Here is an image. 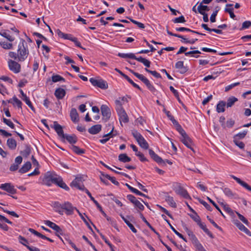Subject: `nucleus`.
Returning a JSON list of instances; mask_svg holds the SVG:
<instances>
[{
    "instance_id": "e433bc0d",
    "label": "nucleus",
    "mask_w": 251,
    "mask_h": 251,
    "mask_svg": "<svg viewBox=\"0 0 251 251\" xmlns=\"http://www.w3.org/2000/svg\"><path fill=\"white\" fill-rule=\"evenodd\" d=\"M21 154L25 157H27L31 153V148L28 145H26L25 149L21 151Z\"/></svg>"
},
{
    "instance_id": "603ef678",
    "label": "nucleus",
    "mask_w": 251,
    "mask_h": 251,
    "mask_svg": "<svg viewBox=\"0 0 251 251\" xmlns=\"http://www.w3.org/2000/svg\"><path fill=\"white\" fill-rule=\"evenodd\" d=\"M0 34L2 36L6 38L8 41H9L10 42H12L15 40L14 37L10 36L9 34H7L6 32H0Z\"/></svg>"
},
{
    "instance_id": "20e7f679",
    "label": "nucleus",
    "mask_w": 251,
    "mask_h": 251,
    "mask_svg": "<svg viewBox=\"0 0 251 251\" xmlns=\"http://www.w3.org/2000/svg\"><path fill=\"white\" fill-rule=\"evenodd\" d=\"M58 177L56 175L48 172L45 175L43 181L45 185L50 186L52 183L55 184Z\"/></svg>"
},
{
    "instance_id": "f704fd0d",
    "label": "nucleus",
    "mask_w": 251,
    "mask_h": 251,
    "mask_svg": "<svg viewBox=\"0 0 251 251\" xmlns=\"http://www.w3.org/2000/svg\"><path fill=\"white\" fill-rule=\"evenodd\" d=\"M165 201L169 203V204L172 207L176 208V204L175 201L174 200V199L172 197L170 196H167L165 198Z\"/></svg>"
},
{
    "instance_id": "4be33fe9",
    "label": "nucleus",
    "mask_w": 251,
    "mask_h": 251,
    "mask_svg": "<svg viewBox=\"0 0 251 251\" xmlns=\"http://www.w3.org/2000/svg\"><path fill=\"white\" fill-rule=\"evenodd\" d=\"M231 177L236 181V182L240 184L241 186L244 187L245 188L249 190V191L251 192V187L246 182H244V181L242 180L240 178L234 176H232Z\"/></svg>"
},
{
    "instance_id": "6e6d98bb",
    "label": "nucleus",
    "mask_w": 251,
    "mask_h": 251,
    "mask_svg": "<svg viewBox=\"0 0 251 251\" xmlns=\"http://www.w3.org/2000/svg\"><path fill=\"white\" fill-rule=\"evenodd\" d=\"M224 193L229 198H233L234 196V194L232 192V191L228 188H225L224 189Z\"/></svg>"
},
{
    "instance_id": "9d476101",
    "label": "nucleus",
    "mask_w": 251,
    "mask_h": 251,
    "mask_svg": "<svg viewBox=\"0 0 251 251\" xmlns=\"http://www.w3.org/2000/svg\"><path fill=\"white\" fill-rule=\"evenodd\" d=\"M44 222L47 226L54 230L56 232V233H59L60 235H63L64 234L63 230L55 223L49 220L45 221Z\"/></svg>"
},
{
    "instance_id": "473e14b6",
    "label": "nucleus",
    "mask_w": 251,
    "mask_h": 251,
    "mask_svg": "<svg viewBox=\"0 0 251 251\" xmlns=\"http://www.w3.org/2000/svg\"><path fill=\"white\" fill-rule=\"evenodd\" d=\"M237 101H238L237 98H236L233 96L230 97L227 99V102L226 103V107L227 108L231 107V106H232L234 105L235 102Z\"/></svg>"
},
{
    "instance_id": "393cba45",
    "label": "nucleus",
    "mask_w": 251,
    "mask_h": 251,
    "mask_svg": "<svg viewBox=\"0 0 251 251\" xmlns=\"http://www.w3.org/2000/svg\"><path fill=\"white\" fill-rule=\"evenodd\" d=\"M31 167V163L29 161H27L19 169V172L21 174L25 173L29 170Z\"/></svg>"
},
{
    "instance_id": "de8ad7c7",
    "label": "nucleus",
    "mask_w": 251,
    "mask_h": 251,
    "mask_svg": "<svg viewBox=\"0 0 251 251\" xmlns=\"http://www.w3.org/2000/svg\"><path fill=\"white\" fill-rule=\"evenodd\" d=\"M188 206H189V207L190 208V210L193 211V212H194L195 214H196V215L194 216V215H190V217L191 218L195 221L196 222L197 224H198L200 221H201V219H200V217L197 215V214L193 210V209H192L188 205Z\"/></svg>"
},
{
    "instance_id": "09e8293b",
    "label": "nucleus",
    "mask_w": 251,
    "mask_h": 251,
    "mask_svg": "<svg viewBox=\"0 0 251 251\" xmlns=\"http://www.w3.org/2000/svg\"><path fill=\"white\" fill-rule=\"evenodd\" d=\"M221 205L223 206L224 209L229 214L232 215L233 214V210L227 204H224L223 202L221 203Z\"/></svg>"
},
{
    "instance_id": "2eb2a0df",
    "label": "nucleus",
    "mask_w": 251,
    "mask_h": 251,
    "mask_svg": "<svg viewBox=\"0 0 251 251\" xmlns=\"http://www.w3.org/2000/svg\"><path fill=\"white\" fill-rule=\"evenodd\" d=\"M51 127L54 129L59 136L62 138L65 136L66 134L64 133L62 126L58 124L56 121L53 122V126H51Z\"/></svg>"
},
{
    "instance_id": "5701e85b",
    "label": "nucleus",
    "mask_w": 251,
    "mask_h": 251,
    "mask_svg": "<svg viewBox=\"0 0 251 251\" xmlns=\"http://www.w3.org/2000/svg\"><path fill=\"white\" fill-rule=\"evenodd\" d=\"M70 117L72 121L74 123H76L78 121V114L75 108H72L70 111Z\"/></svg>"
},
{
    "instance_id": "49530a36",
    "label": "nucleus",
    "mask_w": 251,
    "mask_h": 251,
    "mask_svg": "<svg viewBox=\"0 0 251 251\" xmlns=\"http://www.w3.org/2000/svg\"><path fill=\"white\" fill-rule=\"evenodd\" d=\"M145 71L151 74L153 76H154L155 77H156V78H161V76L160 75V74L158 73L156 71H151L150 70H149L147 68H145Z\"/></svg>"
},
{
    "instance_id": "680f3d73",
    "label": "nucleus",
    "mask_w": 251,
    "mask_h": 251,
    "mask_svg": "<svg viewBox=\"0 0 251 251\" xmlns=\"http://www.w3.org/2000/svg\"><path fill=\"white\" fill-rule=\"evenodd\" d=\"M225 12L228 13L229 14L230 17L232 19H234L235 17V15L233 13V8H226Z\"/></svg>"
},
{
    "instance_id": "4468645a",
    "label": "nucleus",
    "mask_w": 251,
    "mask_h": 251,
    "mask_svg": "<svg viewBox=\"0 0 251 251\" xmlns=\"http://www.w3.org/2000/svg\"><path fill=\"white\" fill-rule=\"evenodd\" d=\"M81 180V177H76L71 183V186H74L77 188L78 189L83 190L86 192V190H87L85 188V186L83 184L80 185L79 183V181Z\"/></svg>"
},
{
    "instance_id": "1a4fd4ad",
    "label": "nucleus",
    "mask_w": 251,
    "mask_h": 251,
    "mask_svg": "<svg viewBox=\"0 0 251 251\" xmlns=\"http://www.w3.org/2000/svg\"><path fill=\"white\" fill-rule=\"evenodd\" d=\"M9 69L15 73H18L20 72V65L15 61L9 60L8 62Z\"/></svg>"
},
{
    "instance_id": "39448f33",
    "label": "nucleus",
    "mask_w": 251,
    "mask_h": 251,
    "mask_svg": "<svg viewBox=\"0 0 251 251\" xmlns=\"http://www.w3.org/2000/svg\"><path fill=\"white\" fill-rule=\"evenodd\" d=\"M179 133L181 135L180 140L183 143V144H184L187 148L194 151L193 148V143L192 140L187 134L185 130H184L182 131V132H180Z\"/></svg>"
},
{
    "instance_id": "37998d69",
    "label": "nucleus",
    "mask_w": 251,
    "mask_h": 251,
    "mask_svg": "<svg viewBox=\"0 0 251 251\" xmlns=\"http://www.w3.org/2000/svg\"><path fill=\"white\" fill-rule=\"evenodd\" d=\"M126 18L128 19H129L132 23L137 25L139 28H141V29H144L145 27V26L143 24H142L140 22H139L138 21H136L131 19L130 17H127Z\"/></svg>"
},
{
    "instance_id": "4d7b16f0",
    "label": "nucleus",
    "mask_w": 251,
    "mask_h": 251,
    "mask_svg": "<svg viewBox=\"0 0 251 251\" xmlns=\"http://www.w3.org/2000/svg\"><path fill=\"white\" fill-rule=\"evenodd\" d=\"M185 230L187 232L188 236L190 237V239L192 241L197 238L195 234L193 233L192 231L190 230L187 227L185 228Z\"/></svg>"
},
{
    "instance_id": "13d9d810",
    "label": "nucleus",
    "mask_w": 251,
    "mask_h": 251,
    "mask_svg": "<svg viewBox=\"0 0 251 251\" xmlns=\"http://www.w3.org/2000/svg\"><path fill=\"white\" fill-rule=\"evenodd\" d=\"M251 26V22L250 21H246L242 24V26L240 30H243L249 28Z\"/></svg>"
},
{
    "instance_id": "0e129e2a",
    "label": "nucleus",
    "mask_w": 251,
    "mask_h": 251,
    "mask_svg": "<svg viewBox=\"0 0 251 251\" xmlns=\"http://www.w3.org/2000/svg\"><path fill=\"white\" fill-rule=\"evenodd\" d=\"M236 214H237L239 219L242 222H243L245 224H246V225L248 226L249 225L248 221L242 215H241V214H240L238 212H236Z\"/></svg>"
},
{
    "instance_id": "338daca9",
    "label": "nucleus",
    "mask_w": 251,
    "mask_h": 251,
    "mask_svg": "<svg viewBox=\"0 0 251 251\" xmlns=\"http://www.w3.org/2000/svg\"><path fill=\"white\" fill-rule=\"evenodd\" d=\"M23 100L25 102L26 104L31 108V109L32 111H35V109H34V107L33 106L31 101H30V100L28 97L24 98Z\"/></svg>"
},
{
    "instance_id": "412c9836",
    "label": "nucleus",
    "mask_w": 251,
    "mask_h": 251,
    "mask_svg": "<svg viewBox=\"0 0 251 251\" xmlns=\"http://www.w3.org/2000/svg\"><path fill=\"white\" fill-rule=\"evenodd\" d=\"M66 95L65 90L61 88L56 89L54 92V95L59 100L62 99Z\"/></svg>"
},
{
    "instance_id": "3c124183",
    "label": "nucleus",
    "mask_w": 251,
    "mask_h": 251,
    "mask_svg": "<svg viewBox=\"0 0 251 251\" xmlns=\"http://www.w3.org/2000/svg\"><path fill=\"white\" fill-rule=\"evenodd\" d=\"M14 102L12 103L14 105L16 104L19 108L22 109V102L15 96L13 98Z\"/></svg>"
},
{
    "instance_id": "9b49d317",
    "label": "nucleus",
    "mask_w": 251,
    "mask_h": 251,
    "mask_svg": "<svg viewBox=\"0 0 251 251\" xmlns=\"http://www.w3.org/2000/svg\"><path fill=\"white\" fill-rule=\"evenodd\" d=\"M63 209L66 211L65 213L67 215H72L74 213V210L77 211L78 210L75 207H74L72 204L69 202H65L63 204Z\"/></svg>"
},
{
    "instance_id": "e2e57ef3",
    "label": "nucleus",
    "mask_w": 251,
    "mask_h": 251,
    "mask_svg": "<svg viewBox=\"0 0 251 251\" xmlns=\"http://www.w3.org/2000/svg\"><path fill=\"white\" fill-rule=\"evenodd\" d=\"M100 236L101 238L104 241L105 243L110 247L111 251H114L113 249V246L110 243V242L106 238V237L100 234Z\"/></svg>"
},
{
    "instance_id": "cd10ccee",
    "label": "nucleus",
    "mask_w": 251,
    "mask_h": 251,
    "mask_svg": "<svg viewBox=\"0 0 251 251\" xmlns=\"http://www.w3.org/2000/svg\"><path fill=\"white\" fill-rule=\"evenodd\" d=\"M118 159L123 163L129 162L131 160V158L128 157L126 153L120 154L118 156Z\"/></svg>"
},
{
    "instance_id": "bb28decb",
    "label": "nucleus",
    "mask_w": 251,
    "mask_h": 251,
    "mask_svg": "<svg viewBox=\"0 0 251 251\" xmlns=\"http://www.w3.org/2000/svg\"><path fill=\"white\" fill-rule=\"evenodd\" d=\"M192 242L198 251H206L197 238L192 241Z\"/></svg>"
},
{
    "instance_id": "6e6552de",
    "label": "nucleus",
    "mask_w": 251,
    "mask_h": 251,
    "mask_svg": "<svg viewBox=\"0 0 251 251\" xmlns=\"http://www.w3.org/2000/svg\"><path fill=\"white\" fill-rule=\"evenodd\" d=\"M101 114L103 116V120L107 122L111 117V111L110 108L106 105L103 104L100 107Z\"/></svg>"
},
{
    "instance_id": "7c9ffc66",
    "label": "nucleus",
    "mask_w": 251,
    "mask_h": 251,
    "mask_svg": "<svg viewBox=\"0 0 251 251\" xmlns=\"http://www.w3.org/2000/svg\"><path fill=\"white\" fill-rule=\"evenodd\" d=\"M55 184L57 185L60 187L68 191L69 190V187L63 181L62 178L60 176L58 178L57 182Z\"/></svg>"
},
{
    "instance_id": "a211bd4d",
    "label": "nucleus",
    "mask_w": 251,
    "mask_h": 251,
    "mask_svg": "<svg viewBox=\"0 0 251 251\" xmlns=\"http://www.w3.org/2000/svg\"><path fill=\"white\" fill-rule=\"evenodd\" d=\"M86 193L88 195V196L89 197L90 199L94 202V203L96 204L97 208L99 209V210L101 212V213L102 214V215L104 217H106V214L103 211L102 207L100 206V205L98 203V202L95 200L94 198L92 196L90 192L88 190H86Z\"/></svg>"
},
{
    "instance_id": "7ed1b4c3",
    "label": "nucleus",
    "mask_w": 251,
    "mask_h": 251,
    "mask_svg": "<svg viewBox=\"0 0 251 251\" xmlns=\"http://www.w3.org/2000/svg\"><path fill=\"white\" fill-rule=\"evenodd\" d=\"M132 134L141 148L145 150L149 148L148 143L139 132L134 130L132 131Z\"/></svg>"
},
{
    "instance_id": "c03bdc74",
    "label": "nucleus",
    "mask_w": 251,
    "mask_h": 251,
    "mask_svg": "<svg viewBox=\"0 0 251 251\" xmlns=\"http://www.w3.org/2000/svg\"><path fill=\"white\" fill-rule=\"evenodd\" d=\"M247 134V131L245 130L242 133H239L234 135L233 137V139H237L239 140V139H243L245 137Z\"/></svg>"
},
{
    "instance_id": "ddd939ff",
    "label": "nucleus",
    "mask_w": 251,
    "mask_h": 251,
    "mask_svg": "<svg viewBox=\"0 0 251 251\" xmlns=\"http://www.w3.org/2000/svg\"><path fill=\"white\" fill-rule=\"evenodd\" d=\"M149 153L151 158L159 164H165V161L160 156L156 154L151 149L149 150Z\"/></svg>"
},
{
    "instance_id": "b1692460",
    "label": "nucleus",
    "mask_w": 251,
    "mask_h": 251,
    "mask_svg": "<svg viewBox=\"0 0 251 251\" xmlns=\"http://www.w3.org/2000/svg\"><path fill=\"white\" fill-rule=\"evenodd\" d=\"M62 139H66L70 144H75L77 141V137L75 134L69 135L66 134Z\"/></svg>"
},
{
    "instance_id": "f257e3e1",
    "label": "nucleus",
    "mask_w": 251,
    "mask_h": 251,
    "mask_svg": "<svg viewBox=\"0 0 251 251\" xmlns=\"http://www.w3.org/2000/svg\"><path fill=\"white\" fill-rule=\"evenodd\" d=\"M29 53L27 43L24 39L21 40V43L18 46V60L24 61L27 57Z\"/></svg>"
},
{
    "instance_id": "0eeeda50",
    "label": "nucleus",
    "mask_w": 251,
    "mask_h": 251,
    "mask_svg": "<svg viewBox=\"0 0 251 251\" xmlns=\"http://www.w3.org/2000/svg\"><path fill=\"white\" fill-rule=\"evenodd\" d=\"M0 189L6 191L10 194L14 195L16 193L17 190L10 183H5L0 185Z\"/></svg>"
},
{
    "instance_id": "423d86ee",
    "label": "nucleus",
    "mask_w": 251,
    "mask_h": 251,
    "mask_svg": "<svg viewBox=\"0 0 251 251\" xmlns=\"http://www.w3.org/2000/svg\"><path fill=\"white\" fill-rule=\"evenodd\" d=\"M89 81L94 86H97L102 89H106L108 88V83L106 81L102 79H96L94 78H91Z\"/></svg>"
},
{
    "instance_id": "2f4dec72",
    "label": "nucleus",
    "mask_w": 251,
    "mask_h": 251,
    "mask_svg": "<svg viewBox=\"0 0 251 251\" xmlns=\"http://www.w3.org/2000/svg\"><path fill=\"white\" fill-rule=\"evenodd\" d=\"M135 60H136L138 61L143 63L147 68L150 67L151 62L149 60L142 57V56H140L138 57H137L136 56V58Z\"/></svg>"
},
{
    "instance_id": "774afa93",
    "label": "nucleus",
    "mask_w": 251,
    "mask_h": 251,
    "mask_svg": "<svg viewBox=\"0 0 251 251\" xmlns=\"http://www.w3.org/2000/svg\"><path fill=\"white\" fill-rule=\"evenodd\" d=\"M219 9H216L215 11L213 12L212 15L210 16V20L211 23H214L216 21V17L217 15V13L218 12Z\"/></svg>"
},
{
    "instance_id": "f8f14e48",
    "label": "nucleus",
    "mask_w": 251,
    "mask_h": 251,
    "mask_svg": "<svg viewBox=\"0 0 251 251\" xmlns=\"http://www.w3.org/2000/svg\"><path fill=\"white\" fill-rule=\"evenodd\" d=\"M139 79L142 81L147 87L149 90L152 92H154L156 91L154 87L150 83V81L148 78L144 76L143 75L139 76Z\"/></svg>"
},
{
    "instance_id": "052dcab7",
    "label": "nucleus",
    "mask_w": 251,
    "mask_h": 251,
    "mask_svg": "<svg viewBox=\"0 0 251 251\" xmlns=\"http://www.w3.org/2000/svg\"><path fill=\"white\" fill-rule=\"evenodd\" d=\"M207 199L209 201L213 204V205L220 212V213L222 214V215L224 217H225L224 215L221 211V209L218 206V205L213 201L210 198L208 197H207Z\"/></svg>"
},
{
    "instance_id": "c756f323",
    "label": "nucleus",
    "mask_w": 251,
    "mask_h": 251,
    "mask_svg": "<svg viewBox=\"0 0 251 251\" xmlns=\"http://www.w3.org/2000/svg\"><path fill=\"white\" fill-rule=\"evenodd\" d=\"M7 145L9 149L14 150L16 148L17 142L15 139L13 138H9L7 140Z\"/></svg>"
},
{
    "instance_id": "bf43d9fd",
    "label": "nucleus",
    "mask_w": 251,
    "mask_h": 251,
    "mask_svg": "<svg viewBox=\"0 0 251 251\" xmlns=\"http://www.w3.org/2000/svg\"><path fill=\"white\" fill-rule=\"evenodd\" d=\"M234 143L238 146L240 149H243L245 147V144L243 142L240 141L237 139H233Z\"/></svg>"
},
{
    "instance_id": "aec40b11",
    "label": "nucleus",
    "mask_w": 251,
    "mask_h": 251,
    "mask_svg": "<svg viewBox=\"0 0 251 251\" xmlns=\"http://www.w3.org/2000/svg\"><path fill=\"white\" fill-rule=\"evenodd\" d=\"M101 126L100 125H96L93 126L88 129V132L91 134H96L100 132L101 130Z\"/></svg>"
},
{
    "instance_id": "a878e982",
    "label": "nucleus",
    "mask_w": 251,
    "mask_h": 251,
    "mask_svg": "<svg viewBox=\"0 0 251 251\" xmlns=\"http://www.w3.org/2000/svg\"><path fill=\"white\" fill-rule=\"evenodd\" d=\"M226 102L224 101L221 100L217 104L216 106V111L218 113L224 112L225 111V107Z\"/></svg>"
},
{
    "instance_id": "f03ea898",
    "label": "nucleus",
    "mask_w": 251,
    "mask_h": 251,
    "mask_svg": "<svg viewBox=\"0 0 251 251\" xmlns=\"http://www.w3.org/2000/svg\"><path fill=\"white\" fill-rule=\"evenodd\" d=\"M115 104L116 110L119 117V120L120 122L121 123L123 122L125 123H128L129 121L128 117L123 107V103H122L120 100H115ZM121 124L122 125L121 123Z\"/></svg>"
},
{
    "instance_id": "4c0bfd02",
    "label": "nucleus",
    "mask_w": 251,
    "mask_h": 251,
    "mask_svg": "<svg viewBox=\"0 0 251 251\" xmlns=\"http://www.w3.org/2000/svg\"><path fill=\"white\" fill-rule=\"evenodd\" d=\"M167 224L171 228V229L177 235L179 238L183 239L184 241L187 242L186 239L180 233H179L171 224L169 221H167Z\"/></svg>"
},
{
    "instance_id": "5fc2aeb1",
    "label": "nucleus",
    "mask_w": 251,
    "mask_h": 251,
    "mask_svg": "<svg viewBox=\"0 0 251 251\" xmlns=\"http://www.w3.org/2000/svg\"><path fill=\"white\" fill-rule=\"evenodd\" d=\"M3 122L4 124L9 126L11 128H15V126L14 124L10 120H8L5 118H3Z\"/></svg>"
},
{
    "instance_id": "864d4df0",
    "label": "nucleus",
    "mask_w": 251,
    "mask_h": 251,
    "mask_svg": "<svg viewBox=\"0 0 251 251\" xmlns=\"http://www.w3.org/2000/svg\"><path fill=\"white\" fill-rule=\"evenodd\" d=\"M173 22L174 23H184L186 22L184 17L181 16L178 18H176L173 20Z\"/></svg>"
},
{
    "instance_id": "69168bd1",
    "label": "nucleus",
    "mask_w": 251,
    "mask_h": 251,
    "mask_svg": "<svg viewBox=\"0 0 251 251\" xmlns=\"http://www.w3.org/2000/svg\"><path fill=\"white\" fill-rule=\"evenodd\" d=\"M134 206L139 210L143 211L144 209V205L139 201H137L134 204Z\"/></svg>"
},
{
    "instance_id": "ea45409f",
    "label": "nucleus",
    "mask_w": 251,
    "mask_h": 251,
    "mask_svg": "<svg viewBox=\"0 0 251 251\" xmlns=\"http://www.w3.org/2000/svg\"><path fill=\"white\" fill-rule=\"evenodd\" d=\"M171 121L172 122L173 124L175 125L176 128V130L179 132H182V131L184 130V129L182 128L181 126L179 124V123L174 119V117L173 118V119H171Z\"/></svg>"
},
{
    "instance_id": "c9c22d12",
    "label": "nucleus",
    "mask_w": 251,
    "mask_h": 251,
    "mask_svg": "<svg viewBox=\"0 0 251 251\" xmlns=\"http://www.w3.org/2000/svg\"><path fill=\"white\" fill-rule=\"evenodd\" d=\"M202 4V3H201L198 6V11L200 14L205 13L204 11H208L210 9L208 6L207 5H203Z\"/></svg>"
},
{
    "instance_id": "58836bf2",
    "label": "nucleus",
    "mask_w": 251,
    "mask_h": 251,
    "mask_svg": "<svg viewBox=\"0 0 251 251\" xmlns=\"http://www.w3.org/2000/svg\"><path fill=\"white\" fill-rule=\"evenodd\" d=\"M0 45L3 49L6 50L12 49L13 48V44L12 43H9L5 41H0Z\"/></svg>"
},
{
    "instance_id": "dca6fc26",
    "label": "nucleus",
    "mask_w": 251,
    "mask_h": 251,
    "mask_svg": "<svg viewBox=\"0 0 251 251\" xmlns=\"http://www.w3.org/2000/svg\"><path fill=\"white\" fill-rule=\"evenodd\" d=\"M176 192L183 197L184 198L186 199H190L191 197L189 196L188 192L186 189L183 188L180 185H179L176 190Z\"/></svg>"
},
{
    "instance_id": "a18cd8bd",
    "label": "nucleus",
    "mask_w": 251,
    "mask_h": 251,
    "mask_svg": "<svg viewBox=\"0 0 251 251\" xmlns=\"http://www.w3.org/2000/svg\"><path fill=\"white\" fill-rule=\"evenodd\" d=\"M52 81L53 82H56L59 81H65V79L59 75H53L51 77Z\"/></svg>"
},
{
    "instance_id": "f3484780",
    "label": "nucleus",
    "mask_w": 251,
    "mask_h": 251,
    "mask_svg": "<svg viewBox=\"0 0 251 251\" xmlns=\"http://www.w3.org/2000/svg\"><path fill=\"white\" fill-rule=\"evenodd\" d=\"M175 67L176 69H178L179 72L182 74L187 72L188 70L187 66H184V63L182 61L177 62L175 65Z\"/></svg>"
},
{
    "instance_id": "8fccbe9b",
    "label": "nucleus",
    "mask_w": 251,
    "mask_h": 251,
    "mask_svg": "<svg viewBox=\"0 0 251 251\" xmlns=\"http://www.w3.org/2000/svg\"><path fill=\"white\" fill-rule=\"evenodd\" d=\"M199 201L209 211H212V207L210 206V205H209L207 202H206L205 201L201 200V199L198 198H197Z\"/></svg>"
},
{
    "instance_id": "72a5a7b5",
    "label": "nucleus",
    "mask_w": 251,
    "mask_h": 251,
    "mask_svg": "<svg viewBox=\"0 0 251 251\" xmlns=\"http://www.w3.org/2000/svg\"><path fill=\"white\" fill-rule=\"evenodd\" d=\"M118 56L123 58H128L133 59H135L136 58V56L132 53H123L119 52L118 54Z\"/></svg>"
},
{
    "instance_id": "79ce46f5",
    "label": "nucleus",
    "mask_w": 251,
    "mask_h": 251,
    "mask_svg": "<svg viewBox=\"0 0 251 251\" xmlns=\"http://www.w3.org/2000/svg\"><path fill=\"white\" fill-rule=\"evenodd\" d=\"M141 218L142 219V220L146 223V224L147 225V226L155 233H157V231L155 230V229L151 226V225L147 221L146 218L144 217L142 213H140V214Z\"/></svg>"
},
{
    "instance_id": "a19ab883",
    "label": "nucleus",
    "mask_w": 251,
    "mask_h": 251,
    "mask_svg": "<svg viewBox=\"0 0 251 251\" xmlns=\"http://www.w3.org/2000/svg\"><path fill=\"white\" fill-rule=\"evenodd\" d=\"M72 151L77 154H81L85 152V151L83 149H81L75 145H72L71 147Z\"/></svg>"
},
{
    "instance_id": "6ab92c4d",
    "label": "nucleus",
    "mask_w": 251,
    "mask_h": 251,
    "mask_svg": "<svg viewBox=\"0 0 251 251\" xmlns=\"http://www.w3.org/2000/svg\"><path fill=\"white\" fill-rule=\"evenodd\" d=\"M51 206L54 208L55 211L58 212L59 214H63V204H62L58 201H54L52 203Z\"/></svg>"
},
{
    "instance_id": "c85d7f7f",
    "label": "nucleus",
    "mask_w": 251,
    "mask_h": 251,
    "mask_svg": "<svg viewBox=\"0 0 251 251\" xmlns=\"http://www.w3.org/2000/svg\"><path fill=\"white\" fill-rule=\"evenodd\" d=\"M198 225L211 238H213L212 233L206 228V225L200 221Z\"/></svg>"
}]
</instances>
